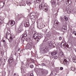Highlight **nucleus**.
I'll use <instances>...</instances> for the list:
<instances>
[{
    "label": "nucleus",
    "mask_w": 76,
    "mask_h": 76,
    "mask_svg": "<svg viewBox=\"0 0 76 76\" xmlns=\"http://www.w3.org/2000/svg\"><path fill=\"white\" fill-rule=\"evenodd\" d=\"M30 15L31 16V19L32 22H34V21H35L37 19L38 17V13L33 12L31 13Z\"/></svg>",
    "instance_id": "1"
},
{
    "label": "nucleus",
    "mask_w": 76,
    "mask_h": 76,
    "mask_svg": "<svg viewBox=\"0 0 76 76\" xmlns=\"http://www.w3.org/2000/svg\"><path fill=\"white\" fill-rule=\"evenodd\" d=\"M61 47L63 48H66V50H69V51H70L72 50V48L69 47V45L67 44H66V42L64 41V39H63V40H62V42L61 43Z\"/></svg>",
    "instance_id": "2"
},
{
    "label": "nucleus",
    "mask_w": 76,
    "mask_h": 76,
    "mask_svg": "<svg viewBox=\"0 0 76 76\" xmlns=\"http://www.w3.org/2000/svg\"><path fill=\"white\" fill-rule=\"evenodd\" d=\"M33 45V42H30L27 43L26 46L25 48L26 50H31L32 49V46Z\"/></svg>",
    "instance_id": "3"
},
{
    "label": "nucleus",
    "mask_w": 76,
    "mask_h": 76,
    "mask_svg": "<svg viewBox=\"0 0 76 76\" xmlns=\"http://www.w3.org/2000/svg\"><path fill=\"white\" fill-rule=\"evenodd\" d=\"M39 8L40 10H42L45 12L48 11V7L46 6H44L42 7V5H41L39 6Z\"/></svg>",
    "instance_id": "4"
},
{
    "label": "nucleus",
    "mask_w": 76,
    "mask_h": 76,
    "mask_svg": "<svg viewBox=\"0 0 76 76\" xmlns=\"http://www.w3.org/2000/svg\"><path fill=\"white\" fill-rule=\"evenodd\" d=\"M22 27H23L22 24H20V28L18 29V30L17 31V34H19V33H20V32H23V31H24V30L23 29Z\"/></svg>",
    "instance_id": "5"
},
{
    "label": "nucleus",
    "mask_w": 76,
    "mask_h": 76,
    "mask_svg": "<svg viewBox=\"0 0 76 76\" xmlns=\"http://www.w3.org/2000/svg\"><path fill=\"white\" fill-rule=\"evenodd\" d=\"M6 38H12V35L9 33L7 32L6 33Z\"/></svg>",
    "instance_id": "6"
},
{
    "label": "nucleus",
    "mask_w": 76,
    "mask_h": 76,
    "mask_svg": "<svg viewBox=\"0 0 76 76\" xmlns=\"http://www.w3.org/2000/svg\"><path fill=\"white\" fill-rule=\"evenodd\" d=\"M26 37H27V33L26 32V31H25L22 34V38H25Z\"/></svg>",
    "instance_id": "7"
},
{
    "label": "nucleus",
    "mask_w": 76,
    "mask_h": 76,
    "mask_svg": "<svg viewBox=\"0 0 76 76\" xmlns=\"http://www.w3.org/2000/svg\"><path fill=\"white\" fill-rule=\"evenodd\" d=\"M59 55L61 57H63V58L64 57V53L61 50L60 51Z\"/></svg>",
    "instance_id": "8"
},
{
    "label": "nucleus",
    "mask_w": 76,
    "mask_h": 76,
    "mask_svg": "<svg viewBox=\"0 0 76 76\" xmlns=\"http://www.w3.org/2000/svg\"><path fill=\"white\" fill-rule=\"evenodd\" d=\"M10 24L11 26H13L15 24V21L12 20H11L10 22Z\"/></svg>",
    "instance_id": "9"
},
{
    "label": "nucleus",
    "mask_w": 76,
    "mask_h": 76,
    "mask_svg": "<svg viewBox=\"0 0 76 76\" xmlns=\"http://www.w3.org/2000/svg\"><path fill=\"white\" fill-rule=\"evenodd\" d=\"M64 64L66 66L69 65V62L66 59H64Z\"/></svg>",
    "instance_id": "10"
},
{
    "label": "nucleus",
    "mask_w": 76,
    "mask_h": 76,
    "mask_svg": "<svg viewBox=\"0 0 76 76\" xmlns=\"http://www.w3.org/2000/svg\"><path fill=\"white\" fill-rule=\"evenodd\" d=\"M43 51L44 52V53H45V54L47 53L48 51V48H43Z\"/></svg>",
    "instance_id": "11"
},
{
    "label": "nucleus",
    "mask_w": 76,
    "mask_h": 76,
    "mask_svg": "<svg viewBox=\"0 0 76 76\" xmlns=\"http://www.w3.org/2000/svg\"><path fill=\"white\" fill-rule=\"evenodd\" d=\"M57 51H54L52 53L50 52L51 55L52 56H55V55H56L57 54Z\"/></svg>",
    "instance_id": "12"
},
{
    "label": "nucleus",
    "mask_w": 76,
    "mask_h": 76,
    "mask_svg": "<svg viewBox=\"0 0 76 76\" xmlns=\"http://www.w3.org/2000/svg\"><path fill=\"white\" fill-rule=\"evenodd\" d=\"M71 3H72L71 0H68L66 2V4L67 5H70Z\"/></svg>",
    "instance_id": "13"
},
{
    "label": "nucleus",
    "mask_w": 76,
    "mask_h": 76,
    "mask_svg": "<svg viewBox=\"0 0 76 76\" xmlns=\"http://www.w3.org/2000/svg\"><path fill=\"white\" fill-rule=\"evenodd\" d=\"M24 25L25 27H29V23L27 22Z\"/></svg>",
    "instance_id": "14"
},
{
    "label": "nucleus",
    "mask_w": 76,
    "mask_h": 76,
    "mask_svg": "<svg viewBox=\"0 0 76 76\" xmlns=\"http://www.w3.org/2000/svg\"><path fill=\"white\" fill-rule=\"evenodd\" d=\"M8 61L9 63H12V62L13 61V58L11 57L9 58V59L8 60Z\"/></svg>",
    "instance_id": "15"
},
{
    "label": "nucleus",
    "mask_w": 76,
    "mask_h": 76,
    "mask_svg": "<svg viewBox=\"0 0 76 76\" xmlns=\"http://www.w3.org/2000/svg\"><path fill=\"white\" fill-rule=\"evenodd\" d=\"M39 34L37 33H35L34 35H35L37 37V38H39Z\"/></svg>",
    "instance_id": "16"
},
{
    "label": "nucleus",
    "mask_w": 76,
    "mask_h": 76,
    "mask_svg": "<svg viewBox=\"0 0 76 76\" xmlns=\"http://www.w3.org/2000/svg\"><path fill=\"white\" fill-rule=\"evenodd\" d=\"M51 3L52 4L56 5V0H52Z\"/></svg>",
    "instance_id": "17"
},
{
    "label": "nucleus",
    "mask_w": 76,
    "mask_h": 76,
    "mask_svg": "<svg viewBox=\"0 0 76 76\" xmlns=\"http://www.w3.org/2000/svg\"><path fill=\"white\" fill-rule=\"evenodd\" d=\"M51 35V32H49L48 33L46 34V36L48 37H50Z\"/></svg>",
    "instance_id": "18"
},
{
    "label": "nucleus",
    "mask_w": 76,
    "mask_h": 76,
    "mask_svg": "<svg viewBox=\"0 0 76 76\" xmlns=\"http://www.w3.org/2000/svg\"><path fill=\"white\" fill-rule=\"evenodd\" d=\"M58 21L57 20H55V25L56 26H57V25H58Z\"/></svg>",
    "instance_id": "19"
},
{
    "label": "nucleus",
    "mask_w": 76,
    "mask_h": 76,
    "mask_svg": "<svg viewBox=\"0 0 76 76\" xmlns=\"http://www.w3.org/2000/svg\"><path fill=\"white\" fill-rule=\"evenodd\" d=\"M70 69L72 71H75L76 70V69H75V68L74 66H72L70 68Z\"/></svg>",
    "instance_id": "20"
},
{
    "label": "nucleus",
    "mask_w": 76,
    "mask_h": 76,
    "mask_svg": "<svg viewBox=\"0 0 76 76\" xmlns=\"http://www.w3.org/2000/svg\"><path fill=\"white\" fill-rule=\"evenodd\" d=\"M61 31H67V29H66V28H64V27H63L62 28H61Z\"/></svg>",
    "instance_id": "21"
},
{
    "label": "nucleus",
    "mask_w": 76,
    "mask_h": 76,
    "mask_svg": "<svg viewBox=\"0 0 76 76\" xmlns=\"http://www.w3.org/2000/svg\"><path fill=\"white\" fill-rule=\"evenodd\" d=\"M48 29H47L45 28V29H43L42 30V32H44L45 33H46L47 31V30Z\"/></svg>",
    "instance_id": "22"
},
{
    "label": "nucleus",
    "mask_w": 76,
    "mask_h": 76,
    "mask_svg": "<svg viewBox=\"0 0 76 76\" xmlns=\"http://www.w3.org/2000/svg\"><path fill=\"white\" fill-rule=\"evenodd\" d=\"M72 60L74 62L76 63V57H74L72 58Z\"/></svg>",
    "instance_id": "23"
},
{
    "label": "nucleus",
    "mask_w": 76,
    "mask_h": 76,
    "mask_svg": "<svg viewBox=\"0 0 76 76\" xmlns=\"http://www.w3.org/2000/svg\"><path fill=\"white\" fill-rule=\"evenodd\" d=\"M0 6H1V8H2V7H3L4 6V3H3L2 4H0Z\"/></svg>",
    "instance_id": "24"
},
{
    "label": "nucleus",
    "mask_w": 76,
    "mask_h": 76,
    "mask_svg": "<svg viewBox=\"0 0 76 76\" xmlns=\"http://www.w3.org/2000/svg\"><path fill=\"white\" fill-rule=\"evenodd\" d=\"M34 39L36 41L39 42V39H40V38H34Z\"/></svg>",
    "instance_id": "25"
},
{
    "label": "nucleus",
    "mask_w": 76,
    "mask_h": 76,
    "mask_svg": "<svg viewBox=\"0 0 76 76\" xmlns=\"http://www.w3.org/2000/svg\"><path fill=\"white\" fill-rule=\"evenodd\" d=\"M64 19H65L66 21H67V20H68V18H67V17L65 16H64Z\"/></svg>",
    "instance_id": "26"
},
{
    "label": "nucleus",
    "mask_w": 76,
    "mask_h": 76,
    "mask_svg": "<svg viewBox=\"0 0 76 76\" xmlns=\"http://www.w3.org/2000/svg\"><path fill=\"white\" fill-rule=\"evenodd\" d=\"M22 17H24V15L23 14H21L20 15L19 18H22Z\"/></svg>",
    "instance_id": "27"
},
{
    "label": "nucleus",
    "mask_w": 76,
    "mask_h": 76,
    "mask_svg": "<svg viewBox=\"0 0 76 76\" xmlns=\"http://www.w3.org/2000/svg\"><path fill=\"white\" fill-rule=\"evenodd\" d=\"M48 44L49 45H51L52 44V42H50V41H48Z\"/></svg>",
    "instance_id": "28"
},
{
    "label": "nucleus",
    "mask_w": 76,
    "mask_h": 76,
    "mask_svg": "<svg viewBox=\"0 0 76 76\" xmlns=\"http://www.w3.org/2000/svg\"><path fill=\"white\" fill-rule=\"evenodd\" d=\"M55 35H59L60 33H59L57 32L56 31H55L54 32Z\"/></svg>",
    "instance_id": "29"
},
{
    "label": "nucleus",
    "mask_w": 76,
    "mask_h": 76,
    "mask_svg": "<svg viewBox=\"0 0 76 76\" xmlns=\"http://www.w3.org/2000/svg\"><path fill=\"white\" fill-rule=\"evenodd\" d=\"M26 40L27 42H28V41H30V38H26Z\"/></svg>",
    "instance_id": "30"
},
{
    "label": "nucleus",
    "mask_w": 76,
    "mask_h": 76,
    "mask_svg": "<svg viewBox=\"0 0 76 76\" xmlns=\"http://www.w3.org/2000/svg\"><path fill=\"white\" fill-rule=\"evenodd\" d=\"M28 5H29V6H30L31 4V2H28L26 3Z\"/></svg>",
    "instance_id": "31"
},
{
    "label": "nucleus",
    "mask_w": 76,
    "mask_h": 76,
    "mask_svg": "<svg viewBox=\"0 0 76 76\" xmlns=\"http://www.w3.org/2000/svg\"><path fill=\"white\" fill-rule=\"evenodd\" d=\"M33 38H37V36H36L35 35V33L34 34V35L33 36Z\"/></svg>",
    "instance_id": "32"
},
{
    "label": "nucleus",
    "mask_w": 76,
    "mask_h": 76,
    "mask_svg": "<svg viewBox=\"0 0 76 76\" xmlns=\"http://www.w3.org/2000/svg\"><path fill=\"white\" fill-rule=\"evenodd\" d=\"M41 0H36V1L37 3H39L40 2H41Z\"/></svg>",
    "instance_id": "33"
},
{
    "label": "nucleus",
    "mask_w": 76,
    "mask_h": 76,
    "mask_svg": "<svg viewBox=\"0 0 76 76\" xmlns=\"http://www.w3.org/2000/svg\"><path fill=\"white\" fill-rule=\"evenodd\" d=\"M8 39L9 42H11L12 41V38Z\"/></svg>",
    "instance_id": "34"
},
{
    "label": "nucleus",
    "mask_w": 76,
    "mask_h": 76,
    "mask_svg": "<svg viewBox=\"0 0 76 76\" xmlns=\"http://www.w3.org/2000/svg\"><path fill=\"white\" fill-rule=\"evenodd\" d=\"M24 68H25V67H23V68L22 67H21V71H24V69H24Z\"/></svg>",
    "instance_id": "35"
},
{
    "label": "nucleus",
    "mask_w": 76,
    "mask_h": 76,
    "mask_svg": "<svg viewBox=\"0 0 76 76\" xmlns=\"http://www.w3.org/2000/svg\"><path fill=\"white\" fill-rule=\"evenodd\" d=\"M48 38H45L44 39V41L46 42V41H48Z\"/></svg>",
    "instance_id": "36"
},
{
    "label": "nucleus",
    "mask_w": 76,
    "mask_h": 76,
    "mask_svg": "<svg viewBox=\"0 0 76 76\" xmlns=\"http://www.w3.org/2000/svg\"><path fill=\"white\" fill-rule=\"evenodd\" d=\"M42 73H43V74H44V75H45V74L46 73V71H45V72L44 71H43Z\"/></svg>",
    "instance_id": "37"
},
{
    "label": "nucleus",
    "mask_w": 76,
    "mask_h": 76,
    "mask_svg": "<svg viewBox=\"0 0 76 76\" xmlns=\"http://www.w3.org/2000/svg\"><path fill=\"white\" fill-rule=\"evenodd\" d=\"M60 19H61V21H63V18H62V17H60Z\"/></svg>",
    "instance_id": "38"
},
{
    "label": "nucleus",
    "mask_w": 76,
    "mask_h": 76,
    "mask_svg": "<svg viewBox=\"0 0 76 76\" xmlns=\"http://www.w3.org/2000/svg\"><path fill=\"white\" fill-rule=\"evenodd\" d=\"M63 69V67H61L60 68V70H62Z\"/></svg>",
    "instance_id": "39"
},
{
    "label": "nucleus",
    "mask_w": 76,
    "mask_h": 76,
    "mask_svg": "<svg viewBox=\"0 0 76 76\" xmlns=\"http://www.w3.org/2000/svg\"><path fill=\"white\" fill-rule=\"evenodd\" d=\"M62 27H64V28H67V26H66V25H64Z\"/></svg>",
    "instance_id": "40"
},
{
    "label": "nucleus",
    "mask_w": 76,
    "mask_h": 76,
    "mask_svg": "<svg viewBox=\"0 0 76 76\" xmlns=\"http://www.w3.org/2000/svg\"><path fill=\"white\" fill-rule=\"evenodd\" d=\"M2 58V56H0V61H1V59Z\"/></svg>",
    "instance_id": "41"
},
{
    "label": "nucleus",
    "mask_w": 76,
    "mask_h": 76,
    "mask_svg": "<svg viewBox=\"0 0 76 76\" xmlns=\"http://www.w3.org/2000/svg\"><path fill=\"white\" fill-rule=\"evenodd\" d=\"M50 76H54V75H53V73H51L50 74Z\"/></svg>",
    "instance_id": "42"
},
{
    "label": "nucleus",
    "mask_w": 76,
    "mask_h": 76,
    "mask_svg": "<svg viewBox=\"0 0 76 76\" xmlns=\"http://www.w3.org/2000/svg\"><path fill=\"white\" fill-rule=\"evenodd\" d=\"M58 58V57L57 56H55V59H57Z\"/></svg>",
    "instance_id": "43"
},
{
    "label": "nucleus",
    "mask_w": 76,
    "mask_h": 76,
    "mask_svg": "<svg viewBox=\"0 0 76 76\" xmlns=\"http://www.w3.org/2000/svg\"><path fill=\"white\" fill-rule=\"evenodd\" d=\"M30 76H34V74H33V73H31V74H30Z\"/></svg>",
    "instance_id": "44"
},
{
    "label": "nucleus",
    "mask_w": 76,
    "mask_h": 76,
    "mask_svg": "<svg viewBox=\"0 0 76 76\" xmlns=\"http://www.w3.org/2000/svg\"><path fill=\"white\" fill-rule=\"evenodd\" d=\"M14 76H19L18 75H16V73H14Z\"/></svg>",
    "instance_id": "45"
},
{
    "label": "nucleus",
    "mask_w": 76,
    "mask_h": 76,
    "mask_svg": "<svg viewBox=\"0 0 76 76\" xmlns=\"http://www.w3.org/2000/svg\"><path fill=\"white\" fill-rule=\"evenodd\" d=\"M8 31L10 33V29H9L8 30L7 32H8Z\"/></svg>",
    "instance_id": "46"
},
{
    "label": "nucleus",
    "mask_w": 76,
    "mask_h": 76,
    "mask_svg": "<svg viewBox=\"0 0 76 76\" xmlns=\"http://www.w3.org/2000/svg\"><path fill=\"white\" fill-rule=\"evenodd\" d=\"M75 32H76V31H73V33H72V34H75Z\"/></svg>",
    "instance_id": "47"
},
{
    "label": "nucleus",
    "mask_w": 76,
    "mask_h": 76,
    "mask_svg": "<svg viewBox=\"0 0 76 76\" xmlns=\"http://www.w3.org/2000/svg\"><path fill=\"white\" fill-rule=\"evenodd\" d=\"M65 1V0H61V1L62 2H64V1Z\"/></svg>",
    "instance_id": "48"
},
{
    "label": "nucleus",
    "mask_w": 76,
    "mask_h": 76,
    "mask_svg": "<svg viewBox=\"0 0 76 76\" xmlns=\"http://www.w3.org/2000/svg\"><path fill=\"white\" fill-rule=\"evenodd\" d=\"M74 45H75V46H76V42H75V43H74Z\"/></svg>",
    "instance_id": "49"
},
{
    "label": "nucleus",
    "mask_w": 76,
    "mask_h": 76,
    "mask_svg": "<svg viewBox=\"0 0 76 76\" xmlns=\"http://www.w3.org/2000/svg\"><path fill=\"white\" fill-rule=\"evenodd\" d=\"M18 51H20V48H19L18 49Z\"/></svg>",
    "instance_id": "50"
},
{
    "label": "nucleus",
    "mask_w": 76,
    "mask_h": 76,
    "mask_svg": "<svg viewBox=\"0 0 76 76\" xmlns=\"http://www.w3.org/2000/svg\"><path fill=\"white\" fill-rule=\"evenodd\" d=\"M43 66H44L45 65V64H43Z\"/></svg>",
    "instance_id": "51"
},
{
    "label": "nucleus",
    "mask_w": 76,
    "mask_h": 76,
    "mask_svg": "<svg viewBox=\"0 0 76 76\" xmlns=\"http://www.w3.org/2000/svg\"><path fill=\"white\" fill-rule=\"evenodd\" d=\"M41 65H42V66H44V65H43V64H41Z\"/></svg>",
    "instance_id": "52"
},
{
    "label": "nucleus",
    "mask_w": 76,
    "mask_h": 76,
    "mask_svg": "<svg viewBox=\"0 0 76 76\" xmlns=\"http://www.w3.org/2000/svg\"><path fill=\"white\" fill-rule=\"evenodd\" d=\"M34 67V66H31V67Z\"/></svg>",
    "instance_id": "53"
},
{
    "label": "nucleus",
    "mask_w": 76,
    "mask_h": 76,
    "mask_svg": "<svg viewBox=\"0 0 76 76\" xmlns=\"http://www.w3.org/2000/svg\"><path fill=\"white\" fill-rule=\"evenodd\" d=\"M62 39L61 38H59V40H61Z\"/></svg>",
    "instance_id": "54"
},
{
    "label": "nucleus",
    "mask_w": 76,
    "mask_h": 76,
    "mask_svg": "<svg viewBox=\"0 0 76 76\" xmlns=\"http://www.w3.org/2000/svg\"><path fill=\"white\" fill-rule=\"evenodd\" d=\"M75 35H76V33H75Z\"/></svg>",
    "instance_id": "55"
},
{
    "label": "nucleus",
    "mask_w": 76,
    "mask_h": 76,
    "mask_svg": "<svg viewBox=\"0 0 76 76\" xmlns=\"http://www.w3.org/2000/svg\"><path fill=\"white\" fill-rule=\"evenodd\" d=\"M3 42H5V40H3Z\"/></svg>",
    "instance_id": "56"
},
{
    "label": "nucleus",
    "mask_w": 76,
    "mask_h": 76,
    "mask_svg": "<svg viewBox=\"0 0 76 76\" xmlns=\"http://www.w3.org/2000/svg\"><path fill=\"white\" fill-rule=\"evenodd\" d=\"M0 38H1V35H0Z\"/></svg>",
    "instance_id": "57"
},
{
    "label": "nucleus",
    "mask_w": 76,
    "mask_h": 76,
    "mask_svg": "<svg viewBox=\"0 0 76 76\" xmlns=\"http://www.w3.org/2000/svg\"><path fill=\"white\" fill-rule=\"evenodd\" d=\"M15 56H16V53H15Z\"/></svg>",
    "instance_id": "58"
},
{
    "label": "nucleus",
    "mask_w": 76,
    "mask_h": 76,
    "mask_svg": "<svg viewBox=\"0 0 76 76\" xmlns=\"http://www.w3.org/2000/svg\"><path fill=\"white\" fill-rule=\"evenodd\" d=\"M75 52H76V49H75Z\"/></svg>",
    "instance_id": "59"
},
{
    "label": "nucleus",
    "mask_w": 76,
    "mask_h": 76,
    "mask_svg": "<svg viewBox=\"0 0 76 76\" xmlns=\"http://www.w3.org/2000/svg\"><path fill=\"white\" fill-rule=\"evenodd\" d=\"M42 28H40V29H42Z\"/></svg>",
    "instance_id": "60"
},
{
    "label": "nucleus",
    "mask_w": 76,
    "mask_h": 76,
    "mask_svg": "<svg viewBox=\"0 0 76 76\" xmlns=\"http://www.w3.org/2000/svg\"><path fill=\"white\" fill-rule=\"evenodd\" d=\"M69 12H70V11H69Z\"/></svg>",
    "instance_id": "61"
},
{
    "label": "nucleus",
    "mask_w": 76,
    "mask_h": 76,
    "mask_svg": "<svg viewBox=\"0 0 76 76\" xmlns=\"http://www.w3.org/2000/svg\"><path fill=\"white\" fill-rule=\"evenodd\" d=\"M60 38H61V37H60Z\"/></svg>",
    "instance_id": "62"
},
{
    "label": "nucleus",
    "mask_w": 76,
    "mask_h": 76,
    "mask_svg": "<svg viewBox=\"0 0 76 76\" xmlns=\"http://www.w3.org/2000/svg\"><path fill=\"white\" fill-rule=\"evenodd\" d=\"M60 38H61V37H60Z\"/></svg>",
    "instance_id": "63"
},
{
    "label": "nucleus",
    "mask_w": 76,
    "mask_h": 76,
    "mask_svg": "<svg viewBox=\"0 0 76 76\" xmlns=\"http://www.w3.org/2000/svg\"><path fill=\"white\" fill-rule=\"evenodd\" d=\"M60 38H61V37H60Z\"/></svg>",
    "instance_id": "64"
}]
</instances>
